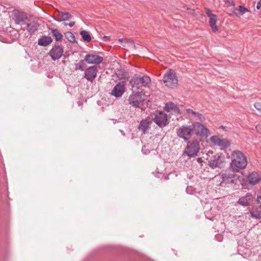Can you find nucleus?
<instances>
[{"instance_id": "473e14b6", "label": "nucleus", "mask_w": 261, "mask_h": 261, "mask_svg": "<svg viewBox=\"0 0 261 261\" xmlns=\"http://www.w3.org/2000/svg\"><path fill=\"white\" fill-rule=\"evenodd\" d=\"M254 107L259 112H261V102H257L254 104Z\"/></svg>"}, {"instance_id": "cd10ccee", "label": "nucleus", "mask_w": 261, "mask_h": 261, "mask_svg": "<svg viewBox=\"0 0 261 261\" xmlns=\"http://www.w3.org/2000/svg\"><path fill=\"white\" fill-rule=\"evenodd\" d=\"M65 38L70 42H76L75 37L74 34L71 32H68L65 33Z\"/></svg>"}, {"instance_id": "f3484780", "label": "nucleus", "mask_w": 261, "mask_h": 261, "mask_svg": "<svg viewBox=\"0 0 261 261\" xmlns=\"http://www.w3.org/2000/svg\"><path fill=\"white\" fill-rule=\"evenodd\" d=\"M210 140L214 144L220 147H227L230 145V143L226 139H222L216 136H212Z\"/></svg>"}, {"instance_id": "a211bd4d", "label": "nucleus", "mask_w": 261, "mask_h": 261, "mask_svg": "<svg viewBox=\"0 0 261 261\" xmlns=\"http://www.w3.org/2000/svg\"><path fill=\"white\" fill-rule=\"evenodd\" d=\"M253 196L250 193H247L245 196L241 197L238 200V203L244 206H247L251 205L253 201Z\"/></svg>"}, {"instance_id": "5701e85b", "label": "nucleus", "mask_w": 261, "mask_h": 261, "mask_svg": "<svg viewBox=\"0 0 261 261\" xmlns=\"http://www.w3.org/2000/svg\"><path fill=\"white\" fill-rule=\"evenodd\" d=\"M53 41L51 37L48 36H43L38 41V44L42 46H46L50 44Z\"/></svg>"}, {"instance_id": "bb28decb", "label": "nucleus", "mask_w": 261, "mask_h": 261, "mask_svg": "<svg viewBox=\"0 0 261 261\" xmlns=\"http://www.w3.org/2000/svg\"><path fill=\"white\" fill-rule=\"evenodd\" d=\"M80 34L82 36L84 41L87 42H89L91 41V37L88 32L82 30L80 32Z\"/></svg>"}, {"instance_id": "423d86ee", "label": "nucleus", "mask_w": 261, "mask_h": 261, "mask_svg": "<svg viewBox=\"0 0 261 261\" xmlns=\"http://www.w3.org/2000/svg\"><path fill=\"white\" fill-rule=\"evenodd\" d=\"M10 18L16 24H23L28 19L27 14L15 9L11 12Z\"/></svg>"}, {"instance_id": "b1692460", "label": "nucleus", "mask_w": 261, "mask_h": 261, "mask_svg": "<svg viewBox=\"0 0 261 261\" xmlns=\"http://www.w3.org/2000/svg\"><path fill=\"white\" fill-rule=\"evenodd\" d=\"M51 31L53 35L55 37L57 41H61L63 39V36L57 29L48 28Z\"/></svg>"}, {"instance_id": "393cba45", "label": "nucleus", "mask_w": 261, "mask_h": 261, "mask_svg": "<svg viewBox=\"0 0 261 261\" xmlns=\"http://www.w3.org/2000/svg\"><path fill=\"white\" fill-rule=\"evenodd\" d=\"M249 10L242 6H239L233 10V13L237 16L242 15L246 12H249Z\"/></svg>"}, {"instance_id": "6ab92c4d", "label": "nucleus", "mask_w": 261, "mask_h": 261, "mask_svg": "<svg viewBox=\"0 0 261 261\" xmlns=\"http://www.w3.org/2000/svg\"><path fill=\"white\" fill-rule=\"evenodd\" d=\"M248 180L250 184L255 185L261 180V176L257 172H253L249 174Z\"/></svg>"}, {"instance_id": "a19ab883", "label": "nucleus", "mask_w": 261, "mask_h": 261, "mask_svg": "<svg viewBox=\"0 0 261 261\" xmlns=\"http://www.w3.org/2000/svg\"><path fill=\"white\" fill-rule=\"evenodd\" d=\"M200 159H201L200 158H199V159H198V161H200Z\"/></svg>"}, {"instance_id": "c85d7f7f", "label": "nucleus", "mask_w": 261, "mask_h": 261, "mask_svg": "<svg viewBox=\"0 0 261 261\" xmlns=\"http://www.w3.org/2000/svg\"><path fill=\"white\" fill-rule=\"evenodd\" d=\"M85 59L84 60H80L79 63L75 64V70H80L81 71L84 70L85 66Z\"/></svg>"}, {"instance_id": "2eb2a0df", "label": "nucleus", "mask_w": 261, "mask_h": 261, "mask_svg": "<svg viewBox=\"0 0 261 261\" xmlns=\"http://www.w3.org/2000/svg\"><path fill=\"white\" fill-rule=\"evenodd\" d=\"M97 72L96 66H90L85 70L84 77L89 81L92 82L95 79Z\"/></svg>"}, {"instance_id": "9b49d317", "label": "nucleus", "mask_w": 261, "mask_h": 261, "mask_svg": "<svg viewBox=\"0 0 261 261\" xmlns=\"http://www.w3.org/2000/svg\"><path fill=\"white\" fill-rule=\"evenodd\" d=\"M208 162V165L213 169L216 168H222L223 166L225 158L224 156L218 154L212 157L210 160L207 159Z\"/></svg>"}, {"instance_id": "4468645a", "label": "nucleus", "mask_w": 261, "mask_h": 261, "mask_svg": "<svg viewBox=\"0 0 261 261\" xmlns=\"http://www.w3.org/2000/svg\"><path fill=\"white\" fill-rule=\"evenodd\" d=\"M103 60V57L92 54H87L85 58V61L90 64H100L102 62Z\"/></svg>"}, {"instance_id": "c9c22d12", "label": "nucleus", "mask_w": 261, "mask_h": 261, "mask_svg": "<svg viewBox=\"0 0 261 261\" xmlns=\"http://www.w3.org/2000/svg\"><path fill=\"white\" fill-rule=\"evenodd\" d=\"M187 111H188V113L192 114L194 115H195V114H196V113L191 109H188Z\"/></svg>"}, {"instance_id": "1a4fd4ad", "label": "nucleus", "mask_w": 261, "mask_h": 261, "mask_svg": "<svg viewBox=\"0 0 261 261\" xmlns=\"http://www.w3.org/2000/svg\"><path fill=\"white\" fill-rule=\"evenodd\" d=\"M154 122L160 127H164L169 123L167 115L163 112H157L153 119Z\"/></svg>"}, {"instance_id": "4be33fe9", "label": "nucleus", "mask_w": 261, "mask_h": 261, "mask_svg": "<svg viewBox=\"0 0 261 261\" xmlns=\"http://www.w3.org/2000/svg\"><path fill=\"white\" fill-rule=\"evenodd\" d=\"M39 27L37 22L33 21L27 24V30L30 35H32L38 30Z\"/></svg>"}, {"instance_id": "39448f33", "label": "nucleus", "mask_w": 261, "mask_h": 261, "mask_svg": "<svg viewBox=\"0 0 261 261\" xmlns=\"http://www.w3.org/2000/svg\"><path fill=\"white\" fill-rule=\"evenodd\" d=\"M163 82L169 87H175L178 83V80L175 72L172 69L168 70L164 75Z\"/></svg>"}, {"instance_id": "f704fd0d", "label": "nucleus", "mask_w": 261, "mask_h": 261, "mask_svg": "<svg viewBox=\"0 0 261 261\" xmlns=\"http://www.w3.org/2000/svg\"><path fill=\"white\" fill-rule=\"evenodd\" d=\"M74 24H75L74 21H71V22H69V23H65V25H68L70 27H72Z\"/></svg>"}, {"instance_id": "0eeeda50", "label": "nucleus", "mask_w": 261, "mask_h": 261, "mask_svg": "<svg viewBox=\"0 0 261 261\" xmlns=\"http://www.w3.org/2000/svg\"><path fill=\"white\" fill-rule=\"evenodd\" d=\"M192 128L196 135L201 137H207L210 134V131L202 123L198 122L193 123Z\"/></svg>"}, {"instance_id": "f257e3e1", "label": "nucleus", "mask_w": 261, "mask_h": 261, "mask_svg": "<svg viewBox=\"0 0 261 261\" xmlns=\"http://www.w3.org/2000/svg\"><path fill=\"white\" fill-rule=\"evenodd\" d=\"M231 162L230 167L234 172L244 169L247 165V160L244 154L240 150H234L231 153Z\"/></svg>"}, {"instance_id": "7c9ffc66", "label": "nucleus", "mask_w": 261, "mask_h": 261, "mask_svg": "<svg viewBox=\"0 0 261 261\" xmlns=\"http://www.w3.org/2000/svg\"><path fill=\"white\" fill-rule=\"evenodd\" d=\"M194 116L199 120L203 121L204 120V117L201 113L196 112Z\"/></svg>"}, {"instance_id": "20e7f679", "label": "nucleus", "mask_w": 261, "mask_h": 261, "mask_svg": "<svg viewBox=\"0 0 261 261\" xmlns=\"http://www.w3.org/2000/svg\"><path fill=\"white\" fill-rule=\"evenodd\" d=\"M177 136L185 141H189V139L193 135V130L192 125H182L176 129Z\"/></svg>"}, {"instance_id": "4c0bfd02", "label": "nucleus", "mask_w": 261, "mask_h": 261, "mask_svg": "<svg viewBox=\"0 0 261 261\" xmlns=\"http://www.w3.org/2000/svg\"><path fill=\"white\" fill-rule=\"evenodd\" d=\"M261 7V1H259L257 4V6H256V8L257 9H259Z\"/></svg>"}, {"instance_id": "2f4dec72", "label": "nucleus", "mask_w": 261, "mask_h": 261, "mask_svg": "<svg viewBox=\"0 0 261 261\" xmlns=\"http://www.w3.org/2000/svg\"><path fill=\"white\" fill-rule=\"evenodd\" d=\"M257 203L261 207V191H259L257 195Z\"/></svg>"}, {"instance_id": "a878e982", "label": "nucleus", "mask_w": 261, "mask_h": 261, "mask_svg": "<svg viewBox=\"0 0 261 261\" xmlns=\"http://www.w3.org/2000/svg\"><path fill=\"white\" fill-rule=\"evenodd\" d=\"M165 110L168 112H169L172 110H173L174 112L179 110L177 106L172 102H170L165 105Z\"/></svg>"}, {"instance_id": "e433bc0d", "label": "nucleus", "mask_w": 261, "mask_h": 261, "mask_svg": "<svg viewBox=\"0 0 261 261\" xmlns=\"http://www.w3.org/2000/svg\"><path fill=\"white\" fill-rule=\"evenodd\" d=\"M127 41L128 43L130 44L131 46H132L134 47H135V43H134V42L132 40H128Z\"/></svg>"}, {"instance_id": "7ed1b4c3", "label": "nucleus", "mask_w": 261, "mask_h": 261, "mask_svg": "<svg viewBox=\"0 0 261 261\" xmlns=\"http://www.w3.org/2000/svg\"><path fill=\"white\" fill-rule=\"evenodd\" d=\"M200 150L199 142L197 140L188 141L184 153L189 158H194L198 155Z\"/></svg>"}, {"instance_id": "ea45409f", "label": "nucleus", "mask_w": 261, "mask_h": 261, "mask_svg": "<svg viewBox=\"0 0 261 261\" xmlns=\"http://www.w3.org/2000/svg\"><path fill=\"white\" fill-rule=\"evenodd\" d=\"M220 127H221V128H224V126H223V125H221V126H220Z\"/></svg>"}, {"instance_id": "f8f14e48", "label": "nucleus", "mask_w": 261, "mask_h": 261, "mask_svg": "<svg viewBox=\"0 0 261 261\" xmlns=\"http://www.w3.org/2000/svg\"><path fill=\"white\" fill-rule=\"evenodd\" d=\"M205 12L210 18L209 24L212 28L213 32H217L218 30V28L216 25V22L217 21V16L213 14L212 11L208 8H205Z\"/></svg>"}, {"instance_id": "f03ea898", "label": "nucleus", "mask_w": 261, "mask_h": 261, "mask_svg": "<svg viewBox=\"0 0 261 261\" xmlns=\"http://www.w3.org/2000/svg\"><path fill=\"white\" fill-rule=\"evenodd\" d=\"M150 82V78L147 75H143L141 77L133 76L129 81L132 91L137 90L142 87H146Z\"/></svg>"}, {"instance_id": "72a5a7b5", "label": "nucleus", "mask_w": 261, "mask_h": 261, "mask_svg": "<svg viewBox=\"0 0 261 261\" xmlns=\"http://www.w3.org/2000/svg\"><path fill=\"white\" fill-rule=\"evenodd\" d=\"M142 151L144 152L145 154H148L150 152V151L148 149L146 148V146H144L142 147Z\"/></svg>"}, {"instance_id": "79ce46f5", "label": "nucleus", "mask_w": 261, "mask_h": 261, "mask_svg": "<svg viewBox=\"0 0 261 261\" xmlns=\"http://www.w3.org/2000/svg\"><path fill=\"white\" fill-rule=\"evenodd\" d=\"M200 159H201L200 158H199V159H198V161H200Z\"/></svg>"}, {"instance_id": "ddd939ff", "label": "nucleus", "mask_w": 261, "mask_h": 261, "mask_svg": "<svg viewBox=\"0 0 261 261\" xmlns=\"http://www.w3.org/2000/svg\"><path fill=\"white\" fill-rule=\"evenodd\" d=\"M63 49L60 45H55L54 46L49 53L51 58L55 61L60 59L63 54Z\"/></svg>"}, {"instance_id": "412c9836", "label": "nucleus", "mask_w": 261, "mask_h": 261, "mask_svg": "<svg viewBox=\"0 0 261 261\" xmlns=\"http://www.w3.org/2000/svg\"><path fill=\"white\" fill-rule=\"evenodd\" d=\"M151 123V121L147 119L142 120L138 126V129L142 131L143 134H145L150 128L149 125Z\"/></svg>"}, {"instance_id": "58836bf2", "label": "nucleus", "mask_w": 261, "mask_h": 261, "mask_svg": "<svg viewBox=\"0 0 261 261\" xmlns=\"http://www.w3.org/2000/svg\"><path fill=\"white\" fill-rule=\"evenodd\" d=\"M103 38L105 40H109L110 39V36H105L103 37Z\"/></svg>"}, {"instance_id": "9d476101", "label": "nucleus", "mask_w": 261, "mask_h": 261, "mask_svg": "<svg viewBox=\"0 0 261 261\" xmlns=\"http://www.w3.org/2000/svg\"><path fill=\"white\" fill-rule=\"evenodd\" d=\"M220 185L222 187H228L230 184H236L237 181V176L234 174L225 172L222 175Z\"/></svg>"}, {"instance_id": "dca6fc26", "label": "nucleus", "mask_w": 261, "mask_h": 261, "mask_svg": "<svg viewBox=\"0 0 261 261\" xmlns=\"http://www.w3.org/2000/svg\"><path fill=\"white\" fill-rule=\"evenodd\" d=\"M125 86L121 83H118L113 88L111 94L116 98L121 97L125 91Z\"/></svg>"}, {"instance_id": "6e6552de", "label": "nucleus", "mask_w": 261, "mask_h": 261, "mask_svg": "<svg viewBox=\"0 0 261 261\" xmlns=\"http://www.w3.org/2000/svg\"><path fill=\"white\" fill-rule=\"evenodd\" d=\"M128 101L133 107L139 108L144 101L142 92L133 91L132 94L129 97Z\"/></svg>"}, {"instance_id": "aec40b11", "label": "nucleus", "mask_w": 261, "mask_h": 261, "mask_svg": "<svg viewBox=\"0 0 261 261\" xmlns=\"http://www.w3.org/2000/svg\"><path fill=\"white\" fill-rule=\"evenodd\" d=\"M58 12L59 13L58 18H54L58 22L64 21L72 17V15L69 12H63L60 11H58Z\"/></svg>"}, {"instance_id": "c756f323", "label": "nucleus", "mask_w": 261, "mask_h": 261, "mask_svg": "<svg viewBox=\"0 0 261 261\" xmlns=\"http://www.w3.org/2000/svg\"><path fill=\"white\" fill-rule=\"evenodd\" d=\"M250 213L252 218L256 219H261V211H251Z\"/></svg>"}]
</instances>
